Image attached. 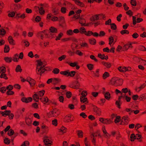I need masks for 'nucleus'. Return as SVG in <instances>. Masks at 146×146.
Masks as SVG:
<instances>
[{"instance_id": "obj_58", "label": "nucleus", "mask_w": 146, "mask_h": 146, "mask_svg": "<svg viewBox=\"0 0 146 146\" xmlns=\"http://www.w3.org/2000/svg\"><path fill=\"white\" fill-rule=\"evenodd\" d=\"M146 98V93L141 95L139 98V100L145 99Z\"/></svg>"}, {"instance_id": "obj_35", "label": "nucleus", "mask_w": 146, "mask_h": 146, "mask_svg": "<svg viewBox=\"0 0 146 146\" xmlns=\"http://www.w3.org/2000/svg\"><path fill=\"white\" fill-rule=\"evenodd\" d=\"M60 81V80L57 78L52 79V82L54 84H56L59 83Z\"/></svg>"}, {"instance_id": "obj_26", "label": "nucleus", "mask_w": 146, "mask_h": 146, "mask_svg": "<svg viewBox=\"0 0 146 146\" xmlns=\"http://www.w3.org/2000/svg\"><path fill=\"white\" fill-rule=\"evenodd\" d=\"M67 131V129L63 126H62L60 129L58 130V132H61L62 133H65Z\"/></svg>"}, {"instance_id": "obj_61", "label": "nucleus", "mask_w": 146, "mask_h": 146, "mask_svg": "<svg viewBox=\"0 0 146 146\" xmlns=\"http://www.w3.org/2000/svg\"><path fill=\"white\" fill-rule=\"evenodd\" d=\"M14 133V131L13 130L11 129L9 131L7 134L9 136H10L13 135Z\"/></svg>"}, {"instance_id": "obj_46", "label": "nucleus", "mask_w": 146, "mask_h": 146, "mask_svg": "<svg viewBox=\"0 0 146 146\" xmlns=\"http://www.w3.org/2000/svg\"><path fill=\"white\" fill-rule=\"evenodd\" d=\"M120 33L121 34L123 35L124 34H129V32L128 31L126 30L125 29H124L122 30L121 31H120Z\"/></svg>"}, {"instance_id": "obj_52", "label": "nucleus", "mask_w": 146, "mask_h": 146, "mask_svg": "<svg viewBox=\"0 0 146 146\" xmlns=\"http://www.w3.org/2000/svg\"><path fill=\"white\" fill-rule=\"evenodd\" d=\"M44 92L45 91L44 90L40 91L38 92V95L40 98H41V97L44 95Z\"/></svg>"}, {"instance_id": "obj_21", "label": "nucleus", "mask_w": 146, "mask_h": 146, "mask_svg": "<svg viewBox=\"0 0 146 146\" xmlns=\"http://www.w3.org/2000/svg\"><path fill=\"white\" fill-rule=\"evenodd\" d=\"M122 120L125 124H127L129 122V117L127 116H125L123 117Z\"/></svg>"}, {"instance_id": "obj_7", "label": "nucleus", "mask_w": 146, "mask_h": 146, "mask_svg": "<svg viewBox=\"0 0 146 146\" xmlns=\"http://www.w3.org/2000/svg\"><path fill=\"white\" fill-rule=\"evenodd\" d=\"M81 95L80 96V100H87V99L86 96L87 95V92L85 91H83L82 92L81 94H79V95Z\"/></svg>"}, {"instance_id": "obj_39", "label": "nucleus", "mask_w": 146, "mask_h": 146, "mask_svg": "<svg viewBox=\"0 0 146 146\" xmlns=\"http://www.w3.org/2000/svg\"><path fill=\"white\" fill-rule=\"evenodd\" d=\"M63 35V34L62 33H60L58 35V36L56 37L55 38V40H60L62 36Z\"/></svg>"}, {"instance_id": "obj_45", "label": "nucleus", "mask_w": 146, "mask_h": 146, "mask_svg": "<svg viewBox=\"0 0 146 146\" xmlns=\"http://www.w3.org/2000/svg\"><path fill=\"white\" fill-rule=\"evenodd\" d=\"M6 33V31L3 29H0V35L3 36Z\"/></svg>"}, {"instance_id": "obj_22", "label": "nucleus", "mask_w": 146, "mask_h": 146, "mask_svg": "<svg viewBox=\"0 0 146 146\" xmlns=\"http://www.w3.org/2000/svg\"><path fill=\"white\" fill-rule=\"evenodd\" d=\"M25 122L27 125L28 126H31L32 125V121L31 119L29 118L26 119Z\"/></svg>"}, {"instance_id": "obj_13", "label": "nucleus", "mask_w": 146, "mask_h": 146, "mask_svg": "<svg viewBox=\"0 0 146 146\" xmlns=\"http://www.w3.org/2000/svg\"><path fill=\"white\" fill-rule=\"evenodd\" d=\"M8 41L9 44L12 45H14L15 44V42L13 39L12 37L11 36H9L8 38Z\"/></svg>"}, {"instance_id": "obj_10", "label": "nucleus", "mask_w": 146, "mask_h": 146, "mask_svg": "<svg viewBox=\"0 0 146 146\" xmlns=\"http://www.w3.org/2000/svg\"><path fill=\"white\" fill-rule=\"evenodd\" d=\"M131 98L130 97H128L127 96H126L125 94H121V96L119 97V100H130Z\"/></svg>"}, {"instance_id": "obj_25", "label": "nucleus", "mask_w": 146, "mask_h": 146, "mask_svg": "<svg viewBox=\"0 0 146 146\" xmlns=\"http://www.w3.org/2000/svg\"><path fill=\"white\" fill-rule=\"evenodd\" d=\"M50 32L52 33H56L57 32V29L56 28L53 27H51L49 29Z\"/></svg>"}, {"instance_id": "obj_5", "label": "nucleus", "mask_w": 146, "mask_h": 146, "mask_svg": "<svg viewBox=\"0 0 146 146\" xmlns=\"http://www.w3.org/2000/svg\"><path fill=\"white\" fill-rule=\"evenodd\" d=\"M99 120L101 122L106 124H109L112 122L110 119H105L102 117L100 118Z\"/></svg>"}, {"instance_id": "obj_31", "label": "nucleus", "mask_w": 146, "mask_h": 146, "mask_svg": "<svg viewBox=\"0 0 146 146\" xmlns=\"http://www.w3.org/2000/svg\"><path fill=\"white\" fill-rule=\"evenodd\" d=\"M33 99L34 100H40L42 99L41 98H40L39 96L36 94H34L33 96Z\"/></svg>"}, {"instance_id": "obj_57", "label": "nucleus", "mask_w": 146, "mask_h": 146, "mask_svg": "<svg viewBox=\"0 0 146 146\" xmlns=\"http://www.w3.org/2000/svg\"><path fill=\"white\" fill-rule=\"evenodd\" d=\"M141 135L139 134H136L135 135V139L139 140V142L141 141Z\"/></svg>"}, {"instance_id": "obj_55", "label": "nucleus", "mask_w": 146, "mask_h": 146, "mask_svg": "<svg viewBox=\"0 0 146 146\" xmlns=\"http://www.w3.org/2000/svg\"><path fill=\"white\" fill-rule=\"evenodd\" d=\"M6 72V68L4 67H0V73H5Z\"/></svg>"}, {"instance_id": "obj_23", "label": "nucleus", "mask_w": 146, "mask_h": 146, "mask_svg": "<svg viewBox=\"0 0 146 146\" xmlns=\"http://www.w3.org/2000/svg\"><path fill=\"white\" fill-rule=\"evenodd\" d=\"M146 85L145 84L143 83L142 85H141V86L139 87L136 88V90L137 92H139L141 90L143 89L146 86Z\"/></svg>"}, {"instance_id": "obj_4", "label": "nucleus", "mask_w": 146, "mask_h": 146, "mask_svg": "<svg viewBox=\"0 0 146 146\" xmlns=\"http://www.w3.org/2000/svg\"><path fill=\"white\" fill-rule=\"evenodd\" d=\"M49 68L47 67L45 68L37 67L36 69V72L37 74L41 75L44 73L45 71L48 70Z\"/></svg>"}, {"instance_id": "obj_3", "label": "nucleus", "mask_w": 146, "mask_h": 146, "mask_svg": "<svg viewBox=\"0 0 146 146\" xmlns=\"http://www.w3.org/2000/svg\"><path fill=\"white\" fill-rule=\"evenodd\" d=\"M80 86V84L77 81H74L73 82L69 85V86L70 88L76 89H79Z\"/></svg>"}, {"instance_id": "obj_2", "label": "nucleus", "mask_w": 146, "mask_h": 146, "mask_svg": "<svg viewBox=\"0 0 146 146\" xmlns=\"http://www.w3.org/2000/svg\"><path fill=\"white\" fill-rule=\"evenodd\" d=\"M60 113V111L58 109H54L48 113L49 117H55L58 116Z\"/></svg>"}, {"instance_id": "obj_42", "label": "nucleus", "mask_w": 146, "mask_h": 146, "mask_svg": "<svg viewBox=\"0 0 146 146\" xmlns=\"http://www.w3.org/2000/svg\"><path fill=\"white\" fill-rule=\"evenodd\" d=\"M22 69L21 68V66L19 65H18L15 69V71L16 72H21L22 71Z\"/></svg>"}, {"instance_id": "obj_63", "label": "nucleus", "mask_w": 146, "mask_h": 146, "mask_svg": "<svg viewBox=\"0 0 146 146\" xmlns=\"http://www.w3.org/2000/svg\"><path fill=\"white\" fill-rule=\"evenodd\" d=\"M130 3L133 6H135L136 5L137 3L135 0H131Z\"/></svg>"}, {"instance_id": "obj_9", "label": "nucleus", "mask_w": 146, "mask_h": 146, "mask_svg": "<svg viewBox=\"0 0 146 146\" xmlns=\"http://www.w3.org/2000/svg\"><path fill=\"white\" fill-rule=\"evenodd\" d=\"M118 70L120 72H125L127 71H131V68L129 67L126 68L125 67L120 66L118 67Z\"/></svg>"}, {"instance_id": "obj_62", "label": "nucleus", "mask_w": 146, "mask_h": 146, "mask_svg": "<svg viewBox=\"0 0 146 146\" xmlns=\"http://www.w3.org/2000/svg\"><path fill=\"white\" fill-rule=\"evenodd\" d=\"M111 29L113 30H115L117 29V27L115 23H113L110 24Z\"/></svg>"}, {"instance_id": "obj_48", "label": "nucleus", "mask_w": 146, "mask_h": 146, "mask_svg": "<svg viewBox=\"0 0 146 146\" xmlns=\"http://www.w3.org/2000/svg\"><path fill=\"white\" fill-rule=\"evenodd\" d=\"M68 76H70L72 77H73L75 74V71H71L70 72H68Z\"/></svg>"}, {"instance_id": "obj_38", "label": "nucleus", "mask_w": 146, "mask_h": 146, "mask_svg": "<svg viewBox=\"0 0 146 146\" xmlns=\"http://www.w3.org/2000/svg\"><path fill=\"white\" fill-rule=\"evenodd\" d=\"M110 75L107 72H105L103 75V78L105 79L108 77Z\"/></svg>"}, {"instance_id": "obj_6", "label": "nucleus", "mask_w": 146, "mask_h": 146, "mask_svg": "<svg viewBox=\"0 0 146 146\" xmlns=\"http://www.w3.org/2000/svg\"><path fill=\"white\" fill-rule=\"evenodd\" d=\"M93 111L95 113L97 116H100L101 114V110L95 106H93Z\"/></svg>"}, {"instance_id": "obj_15", "label": "nucleus", "mask_w": 146, "mask_h": 146, "mask_svg": "<svg viewBox=\"0 0 146 146\" xmlns=\"http://www.w3.org/2000/svg\"><path fill=\"white\" fill-rule=\"evenodd\" d=\"M20 96L22 97L21 100H32V98L31 97H28L26 98L24 97L25 95L23 92H22L20 94Z\"/></svg>"}, {"instance_id": "obj_17", "label": "nucleus", "mask_w": 146, "mask_h": 146, "mask_svg": "<svg viewBox=\"0 0 146 146\" xmlns=\"http://www.w3.org/2000/svg\"><path fill=\"white\" fill-rule=\"evenodd\" d=\"M71 115H68L65 116L64 118V121L66 122H69L71 121Z\"/></svg>"}, {"instance_id": "obj_54", "label": "nucleus", "mask_w": 146, "mask_h": 146, "mask_svg": "<svg viewBox=\"0 0 146 146\" xmlns=\"http://www.w3.org/2000/svg\"><path fill=\"white\" fill-rule=\"evenodd\" d=\"M0 77L1 78H3L5 80L8 79V78L6 76V74L5 73H2L0 76Z\"/></svg>"}, {"instance_id": "obj_16", "label": "nucleus", "mask_w": 146, "mask_h": 146, "mask_svg": "<svg viewBox=\"0 0 146 146\" xmlns=\"http://www.w3.org/2000/svg\"><path fill=\"white\" fill-rule=\"evenodd\" d=\"M100 15H96L92 16L90 18V20L92 21H97L99 19V16Z\"/></svg>"}, {"instance_id": "obj_44", "label": "nucleus", "mask_w": 146, "mask_h": 146, "mask_svg": "<svg viewBox=\"0 0 146 146\" xmlns=\"http://www.w3.org/2000/svg\"><path fill=\"white\" fill-rule=\"evenodd\" d=\"M66 34L68 35L71 36L74 35V32L72 30L70 29L67 31Z\"/></svg>"}, {"instance_id": "obj_27", "label": "nucleus", "mask_w": 146, "mask_h": 146, "mask_svg": "<svg viewBox=\"0 0 146 146\" xmlns=\"http://www.w3.org/2000/svg\"><path fill=\"white\" fill-rule=\"evenodd\" d=\"M99 69L96 70L95 72L94 71L92 72L94 76L95 77H98L99 76Z\"/></svg>"}, {"instance_id": "obj_41", "label": "nucleus", "mask_w": 146, "mask_h": 146, "mask_svg": "<svg viewBox=\"0 0 146 146\" xmlns=\"http://www.w3.org/2000/svg\"><path fill=\"white\" fill-rule=\"evenodd\" d=\"M87 66L88 69L90 70H92L94 68V65L92 64H87Z\"/></svg>"}, {"instance_id": "obj_33", "label": "nucleus", "mask_w": 146, "mask_h": 146, "mask_svg": "<svg viewBox=\"0 0 146 146\" xmlns=\"http://www.w3.org/2000/svg\"><path fill=\"white\" fill-rule=\"evenodd\" d=\"M4 59L6 62L8 63H10L12 60V59L11 58L7 57H5Z\"/></svg>"}, {"instance_id": "obj_49", "label": "nucleus", "mask_w": 146, "mask_h": 146, "mask_svg": "<svg viewBox=\"0 0 146 146\" xmlns=\"http://www.w3.org/2000/svg\"><path fill=\"white\" fill-rule=\"evenodd\" d=\"M81 47L86 48H88V44L86 42H82L80 44Z\"/></svg>"}, {"instance_id": "obj_59", "label": "nucleus", "mask_w": 146, "mask_h": 146, "mask_svg": "<svg viewBox=\"0 0 146 146\" xmlns=\"http://www.w3.org/2000/svg\"><path fill=\"white\" fill-rule=\"evenodd\" d=\"M85 20L84 19H80L79 20V23L82 26H84L85 24Z\"/></svg>"}, {"instance_id": "obj_11", "label": "nucleus", "mask_w": 146, "mask_h": 146, "mask_svg": "<svg viewBox=\"0 0 146 146\" xmlns=\"http://www.w3.org/2000/svg\"><path fill=\"white\" fill-rule=\"evenodd\" d=\"M37 62L38 64L37 67L44 68L46 65V64L44 62H42L40 60H37Z\"/></svg>"}, {"instance_id": "obj_53", "label": "nucleus", "mask_w": 146, "mask_h": 146, "mask_svg": "<svg viewBox=\"0 0 146 146\" xmlns=\"http://www.w3.org/2000/svg\"><path fill=\"white\" fill-rule=\"evenodd\" d=\"M25 111V108H23L22 109H19L17 110V113H19L20 114H22V113L24 112Z\"/></svg>"}, {"instance_id": "obj_36", "label": "nucleus", "mask_w": 146, "mask_h": 146, "mask_svg": "<svg viewBox=\"0 0 146 146\" xmlns=\"http://www.w3.org/2000/svg\"><path fill=\"white\" fill-rule=\"evenodd\" d=\"M83 132L81 130H78L77 131V134L79 137H83Z\"/></svg>"}, {"instance_id": "obj_32", "label": "nucleus", "mask_w": 146, "mask_h": 146, "mask_svg": "<svg viewBox=\"0 0 146 146\" xmlns=\"http://www.w3.org/2000/svg\"><path fill=\"white\" fill-rule=\"evenodd\" d=\"M89 42L91 44L94 45L96 43V40L94 38H91L89 40Z\"/></svg>"}, {"instance_id": "obj_60", "label": "nucleus", "mask_w": 146, "mask_h": 146, "mask_svg": "<svg viewBox=\"0 0 146 146\" xmlns=\"http://www.w3.org/2000/svg\"><path fill=\"white\" fill-rule=\"evenodd\" d=\"M60 72L59 70L57 68H55L53 69V70L52 71V72L55 74H58Z\"/></svg>"}, {"instance_id": "obj_37", "label": "nucleus", "mask_w": 146, "mask_h": 146, "mask_svg": "<svg viewBox=\"0 0 146 146\" xmlns=\"http://www.w3.org/2000/svg\"><path fill=\"white\" fill-rule=\"evenodd\" d=\"M138 60L139 62L141 64H143L144 65H146V60H144L141 58H139Z\"/></svg>"}, {"instance_id": "obj_20", "label": "nucleus", "mask_w": 146, "mask_h": 146, "mask_svg": "<svg viewBox=\"0 0 146 146\" xmlns=\"http://www.w3.org/2000/svg\"><path fill=\"white\" fill-rule=\"evenodd\" d=\"M98 56L102 60L105 59L107 60L108 59V56H105L104 54H102L100 53L98 54Z\"/></svg>"}, {"instance_id": "obj_64", "label": "nucleus", "mask_w": 146, "mask_h": 146, "mask_svg": "<svg viewBox=\"0 0 146 146\" xmlns=\"http://www.w3.org/2000/svg\"><path fill=\"white\" fill-rule=\"evenodd\" d=\"M52 124L55 126H57L58 124L57 120L56 119H55L52 120Z\"/></svg>"}, {"instance_id": "obj_14", "label": "nucleus", "mask_w": 146, "mask_h": 146, "mask_svg": "<svg viewBox=\"0 0 146 146\" xmlns=\"http://www.w3.org/2000/svg\"><path fill=\"white\" fill-rule=\"evenodd\" d=\"M132 46L131 44H127L125 45L122 47L123 50H127L129 48H132Z\"/></svg>"}, {"instance_id": "obj_28", "label": "nucleus", "mask_w": 146, "mask_h": 146, "mask_svg": "<svg viewBox=\"0 0 146 146\" xmlns=\"http://www.w3.org/2000/svg\"><path fill=\"white\" fill-rule=\"evenodd\" d=\"M103 65L107 68H109L111 66V64L110 62H102Z\"/></svg>"}, {"instance_id": "obj_24", "label": "nucleus", "mask_w": 146, "mask_h": 146, "mask_svg": "<svg viewBox=\"0 0 146 146\" xmlns=\"http://www.w3.org/2000/svg\"><path fill=\"white\" fill-rule=\"evenodd\" d=\"M45 35V33L44 31L40 32L37 33L38 36L40 37L41 39H43L44 36Z\"/></svg>"}, {"instance_id": "obj_29", "label": "nucleus", "mask_w": 146, "mask_h": 146, "mask_svg": "<svg viewBox=\"0 0 146 146\" xmlns=\"http://www.w3.org/2000/svg\"><path fill=\"white\" fill-rule=\"evenodd\" d=\"M37 8L39 10V13L40 14L43 15L44 14L45 11L42 7H37Z\"/></svg>"}, {"instance_id": "obj_50", "label": "nucleus", "mask_w": 146, "mask_h": 146, "mask_svg": "<svg viewBox=\"0 0 146 146\" xmlns=\"http://www.w3.org/2000/svg\"><path fill=\"white\" fill-rule=\"evenodd\" d=\"M29 143L28 141H25L21 145V146H29Z\"/></svg>"}, {"instance_id": "obj_30", "label": "nucleus", "mask_w": 146, "mask_h": 146, "mask_svg": "<svg viewBox=\"0 0 146 146\" xmlns=\"http://www.w3.org/2000/svg\"><path fill=\"white\" fill-rule=\"evenodd\" d=\"M122 104L121 101H116L115 104L117 107L119 109L121 108L120 106Z\"/></svg>"}, {"instance_id": "obj_8", "label": "nucleus", "mask_w": 146, "mask_h": 146, "mask_svg": "<svg viewBox=\"0 0 146 146\" xmlns=\"http://www.w3.org/2000/svg\"><path fill=\"white\" fill-rule=\"evenodd\" d=\"M43 141L45 145L46 146H50L52 143L50 138L48 137H45Z\"/></svg>"}, {"instance_id": "obj_56", "label": "nucleus", "mask_w": 146, "mask_h": 146, "mask_svg": "<svg viewBox=\"0 0 146 146\" xmlns=\"http://www.w3.org/2000/svg\"><path fill=\"white\" fill-rule=\"evenodd\" d=\"M114 41V39L113 38L112 36H110L109 38V44L110 45H111L112 42H113Z\"/></svg>"}, {"instance_id": "obj_1", "label": "nucleus", "mask_w": 146, "mask_h": 146, "mask_svg": "<svg viewBox=\"0 0 146 146\" xmlns=\"http://www.w3.org/2000/svg\"><path fill=\"white\" fill-rule=\"evenodd\" d=\"M123 80L122 79H119L117 77H114L113 78L110 82V84L115 86L121 85L123 83Z\"/></svg>"}, {"instance_id": "obj_18", "label": "nucleus", "mask_w": 146, "mask_h": 146, "mask_svg": "<svg viewBox=\"0 0 146 146\" xmlns=\"http://www.w3.org/2000/svg\"><path fill=\"white\" fill-rule=\"evenodd\" d=\"M75 2V3L77 5L81 7H83L85 5L83 3L80 2L79 0H72Z\"/></svg>"}, {"instance_id": "obj_43", "label": "nucleus", "mask_w": 146, "mask_h": 146, "mask_svg": "<svg viewBox=\"0 0 146 146\" xmlns=\"http://www.w3.org/2000/svg\"><path fill=\"white\" fill-rule=\"evenodd\" d=\"M115 119L114 120V122L115 123L119 122L121 119V117L119 116H116Z\"/></svg>"}, {"instance_id": "obj_12", "label": "nucleus", "mask_w": 146, "mask_h": 146, "mask_svg": "<svg viewBox=\"0 0 146 146\" xmlns=\"http://www.w3.org/2000/svg\"><path fill=\"white\" fill-rule=\"evenodd\" d=\"M133 23L134 25H135L137 23H140L143 21V19L141 18H138L136 20V17L135 16H132Z\"/></svg>"}, {"instance_id": "obj_51", "label": "nucleus", "mask_w": 146, "mask_h": 146, "mask_svg": "<svg viewBox=\"0 0 146 146\" xmlns=\"http://www.w3.org/2000/svg\"><path fill=\"white\" fill-rule=\"evenodd\" d=\"M29 82L30 84L32 86H34L35 84V81L33 79H31Z\"/></svg>"}, {"instance_id": "obj_47", "label": "nucleus", "mask_w": 146, "mask_h": 146, "mask_svg": "<svg viewBox=\"0 0 146 146\" xmlns=\"http://www.w3.org/2000/svg\"><path fill=\"white\" fill-rule=\"evenodd\" d=\"M66 95L67 98H70L72 96V94L70 92L68 91L66 92Z\"/></svg>"}, {"instance_id": "obj_19", "label": "nucleus", "mask_w": 146, "mask_h": 146, "mask_svg": "<svg viewBox=\"0 0 146 146\" xmlns=\"http://www.w3.org/2000/svg\"><path fill=\"white\" fill-rule=\"evenodd\" d=\"M105 98L107 100H109L111 97V94L109 92H103Z\"/></svg>"}, {"instance_id": "obj_40", "label": "nucleus", "mask_w": 146, "mask_h": 146, "mask_svg": "<svg viewBox=\"0 0 146 146\" xmlns=\"http://www.w3.org/2000/svg\"><path fill=\"white\" fill-rule=\"evenodd\" d=\"M4 49V52L5 53L9 52L10 50L9 46L8 45H5Z\"/></svg>"}, {"instance_id": "obj_34", "label": "nucleus", "mask_w": 146, "mask_h": 146, "mask_svg": "<svg viewBox=\"0 0 146 146\" xmlns=\"http://www.w3.org/2000/svg\"><path fill=\"white\" fill-rule=\"evenodd\" d=\"M79 32L81 34H85L86 32L85 28L84 27H81L80 28Z\"/></svg>"}]
</instances>
